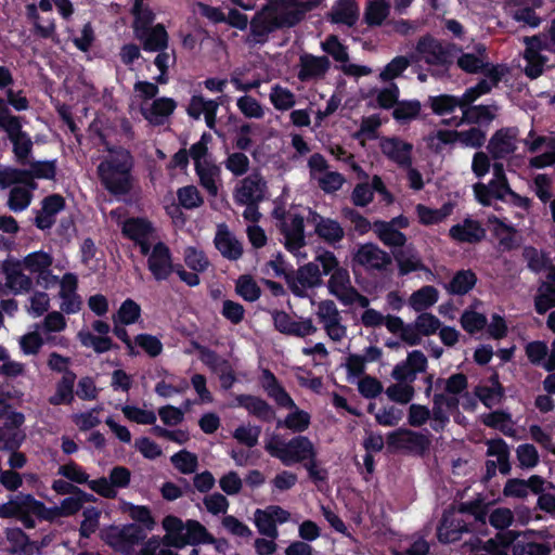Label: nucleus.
Masks as SVG:
<instances>
[{
    "mask_svg": "<svg viewBox=\"0 0 555 555\" xmlns=\"http://www.w3.org/2000/svg\"><path fill=\"white\" fill-rule=\"evenodd\" d=\"M330 68V60L326 56L302 54L299 57V70L297 77L300 81L321 79Z\"/></svg>",
    "mask_w": 555,
    "mask_h": 555,
    "instance_id": "obj_36",
    "label": "nucleus"
},
{
    "mask_svg": "<svg viewBox=\"0 0 555 555\" xmlns=\"http://www.w3.org/2000/svg\"><path fill=\"white\" fill-rule=\"evenodd\" d=\"M476 282L477 276L472 270H461L454 274L446 288L450 294L465 295L476 285Z\"/></svg>",
    "mask_w": 555,
    "mask_h": 555,
    "instance_id": "obj_54",
    "label": "nucleus"
},
{
    "mask_svg": "<svg viewBox=\"0 0 555 555\" xmlns=\"http://www.w3.org/2000/svg\"><path fill=\"white\" fill-rule=\"evenodd\" d=\"M56 167L54 162H35L30 164L29 170L7 168L0 171V188L5 189L12 184L23 183L30 189L36 188L34 178L53 179Z\"/></svg>",
    "mask_w": 555,
    "mask_h": 555,
    "instance_id": "obj_9",
    "label": "nucleus"
},
{
    "mask_svg": "<svg viewBox=\"0 0 555 555\" xmlns=\"http://www.w3.org/2000/svg\"><path fill=\"white\" fill-rule=\"evenodd\" d=\"M291 413L286 417L279 422V426H284L294 433H302L310 426V414L304 410H300L296 404L295 408H288Z\"/></svg>",
    "mask_w": 555,
    "mask_h": 555,
    "instance_id": "obj_57",
    "label": "nucleus"
},
{
    "mask_svg": "<svg viewBox=\"0 0 555 555\" xmlns=\"http://www.w3.org/2000/svg\"><path fill=\"white\" fill-rule=\"evenodd\" d=\"M322 49L332 55L336 62L340 63L339 68L345 75L361 77L372 73V69L367 66L349 63L346 47L339 42L336 36H330L324 42H322Z\"/></svg>",
    "mask_w": 555,
    "mask_h": 555,
    "instance_id": "obj_22",
    "label": "nucleus"
},
{
    "mask_svg": "<svg viewBox=\"0 0 555 555\" xmlns=\"http://www.w3.org/2000/svg\"><path fill=\"white\" fill-rule=\"evenodd\" d=\"M475 395L487 408H492L502 401L504 391L498 376L492 375L487 383L475 388Z\"/></svg>",
    "mask_w": 555,
    "mask_h": 555,
    "instance_id": "obj_45",
    "label": "nucleus"
},
{
    "mask_svg": "<svg viewBox=\"0 0 555 555\" xmlns=\"http://www.w3.org/2000/svg\"><path fill=\"white\" fill-rule=\"evenodd\" d=\"M555 307V286L548 282H542L534 296V309L539 314H544Z\"/></svg>",
    "mask_w": 555,
    "mask_h": 555,
    "instance_id": "obj_59",
    "label": "nucleus"
},
{
    "mask_svg": "<svg viewBox=\"0 0 555 555\" xmlns=\"http://www.w3.org/2000/svg\"><path fill=\"white\" fill-rule=\"evenodd\" d=\"M269 100L278 111H289L296 104L295 93L281 85H273L269 93Z\"/></svg>",
    "mask_w": 555,
    "mask_h": 555,
    "instance_id": "obj_56",
    "label": "nucleus"
},
{
    "mask_svg": "<svg viewBox=\"0 0 555 555\" xmlns=\"http://www.w3.org/2000/svg\"><path fill=\"white\" fill-rule=\"evenodd\" d=\"M459 404L457 398L448 397L446 393H435L433 409L430 410V426L435 431L442 430L449 423V411Z\"/></svg>",
    "mask_w": 555,
    "mask_h": 555,
    "instance_id": "obj_35",
    "label": "nucleus"
},
{
    "mask_svg": "<svg viewBox=\"0 0 555 555\" xmlns=\"http://www.w3.org/2000/svg\"><path fill=\"white\" fill-rule=\"evenodd\" d=\"M525 145L530 153L538 152L541 147L545 146L546 151L530 159L529 164L534 168H543L555 164V140L547 137L535 135L530 131L525 139Z\"/></svg>",
    "mask_w": 555,
    "mask_h": 555,
    "instance_id": "obj_29",
    "label": "nucleus"
},
{
    "mask_svg": "<svg viewBox=\"0 0 555 555\" xmlns=\"http://www.w3.org/2000/svg\"><path fill=\"white\" fill-rule=\"evenodd\" d=\"M264 449L286 466L317 457L313 443L305 436H297L289 441H284L280 436L273 435L266 442Z\"/></svg>",
    "mask_w": 555,
    "mask_h": 555,
    "instance_id": "obj_6",
    "label": "nucleus"
},
{
    "mask_svg": "<svg viewBox=\"0 0 555 555\" xmlns=\"http://www.w3.org/2000/svg\"><path fill=\"white\" fill-rule=\"evenodd\" d=\"M147 268L157 281L167 280L173 272V263L170 249L163 242L154 243L147 254Z\"/></svg>",
    "mask_w": 555,
    "mask_h": 555,
    "instance_id": "obj_19",
    "label": "nucleus"
},
{
    "mask_svg": "<svg viewBox=\"0 0 555 555\" xmlns=\"http://www.w3.org/2000/svg\"><path fill=\"white\" fill-rule=\"evenodd\" d=\"M67 326V322L65 317L60 311L49 312L44 319L42 320L39 328L42 330V333L47 336L48 344H54L56 346L66 347L67 340L64 337L61 338H52L50 334L63 332Z\"/></svg>",
    "mask_w": 555,
    "mask_h": 555,
    "instance_id": "obj_42",
    "label": "nucleus"
},
{
    "mask_svg": "<svg viewBox=\"0 0 555 555\" xmlns=\"http://www.w3.org/2000/svg\"><path fill=\"white\" fill-rule=\"evenodd\" d=\"M26 271L35 276L37 285L43 288L53 287L59 276L52 273L53 256L44 250H37L21 259Z\"/></svg>",
    "mask_w": 555,
    "mask_h": 555,
    "instance_id": "obj_13",
    "label": "nucleus"
},
{
    "mask_svg": "<svg viewBox=\"0 0 555 555\" xmlns=\"http://www.w3.org/2000/svg\"><path fill=\"white\" fill-rule=\"evenodd\" d=\"M452 211L451 206L443 205L441 208L433 209L423 204L415 207L418 222L423 225H433L442 222Z\"/></svg>",
    "mask_w": 555,
    "mask_h": 555,
    "instance_id": "obj_55",
    "label": "nucleus"
},
{
    "mask_svg": "<svg viewBox=\"0 0 555 555\" xmlns=\"http://www.w3.org/2000/svg\"><path fill=\"white\" fill-rule=\"evenodd\" d=\"M321 271L317 262H309L300 267L296 272V281L292 285V291L297 296H302L305 289L321 285Z\"/></svg>",
    "mask_w": 555,
    "mask_h": 555,
    "instance_id": "obj_38",
    "label": "nucleus"
},
{
    "mask_svg": "<svg viewBox=\"0 0 555 555\" xmlns=\"http://www.w3.org/2000/svg\"><path fill=\"white\" fill-rule=\"evenodd\" d=\"M417 59L429 65H446L452 62L448 47L431 37H423L416 44Z\"/></svg>",
    "mask_w": 555,
    "mask_h": 555,
    "instance_id": "obj_26",
    "label": "nucleus"
},
{
    "mask_svg": "<svg viewBox=\"0 0 555 555\" xmlns=\"http://www.w3.org/2000/svg\"><path fill=\"white\" fill-rule=\"evenodd\" d=\"M492 190L493 197L498 199H505L506 195L512 191L506 175L504 172L503 164L495 163L493 165V178L489 182Z\"/></svg>",
    "mask_w": 555,
    "mask_h": 555,
    "instance_id": "obj_60",
    "label": "nucleus"
},
{
    "mask_svg": "<svg viewBox=\"0 0 555 555\" xmlns=\"http://www.w3.org/2000/svg\"><path fill=\"white\" fill-rule=\"evenodd\" d=\"M135 37L142 42L145 51H163L168 47V34L162 24L138 33Z\"/></svg>",
    "mask_w": 555,
    "mask_h": 555,
    "instance_id": "obj_43",
    "label": "nucleus"
},
{
    "mask_svg": "<svg viewBox=\"0 0 555 555\" xmlns=\"http://www.w3.org/2000/svg\"><path fill=\"white\" fill-rule=\"evenodd\" d=\"M235 404L244 408L250 415L263 422H270L275 417L272 406L259 397L238 395L235 397Z\"/></svg>",
    "mask_w": 555,
    "mask_h": 555,
    "instance_id": "obj_37",
    "label": "nucleus"
},
{
    "mask_svg": "<svg viewBox=\"0 0 555 555\" xmlns=\"http://www.w3.org/2000/svg\"><path fill=\"white\" fill-rule=\"evenodd\" d=\"M439 298V293L436 287L425 285L411 294L409 298V306L414 311H424L434 306Z\"/></svg>",
    "mask_w": 555,
    "mask_h": 555,
    "instance_id": "obj_52",
    "label": "nucleus"
},
{
    "mask_svg": "<svg viewBox=\"0 0 555 555\" xmlns=\"http://www.w3.org/2000/svg\"><path fill=\"white\" fill-rule=\"evenodd\" d=\"M72 496L65 498L59 505L61 516L68 517L79 512L85 502H89L93 499L91 494L83 492L82 490H76L72 493Z\"/></svg>",
    "mask_w": 555,
    "mask_h": 555,
    "instance_id": "obj_63",
    "label": "nucleus"
},
{
    "mask_svg": "<svg viewBox=\"0 0 555 555\" xmlns=\"http://www.w3.org/2000/svg\"><path fill=\"white\" fill-rule=\"evenodd\" d=\"M267 183L258 172L241 179L234 188L233 198L237 204H257L266 192Z\"/></svg>",
    "mask_w": 555,
    "mask_h": 555,
    "instance_id": "obj_20",
    "label": "nucleus"
},
{
    "mask_svg": "<svg viewBox=\"0 0 555 555\" xmlns=\"http://www.w3.org/2000/svg\"><path fill=\"white\" fill-rule=\"evenodd\" d=\"M214 243L220 254L228 260H237L243 255V244L224 223L217 225Z\"/></svg>",
    "mask_w": 555,
    "mask_h": 555,
    "instance_id": "obj_32",
    "label": "nucleus"
},
{
    "mask_svg": "<svg viewBox=\"0 0 555 555\" xmlns=\"http://www.w3.org/2000/svg\"><path fill=\"white\" fill-rule=\"evenodd\" d=\"M517 128H503L491 138L488 149L494 158H504L517 149Z\"/></svg>",
    "mask_w": 555,
    "mask_h": 555,
    "instance_id": "obj_34",
    "label": "nucleus"
},
{
    "mask_svg": "<svg viewBox=\"0 0 555 555\" xmlns=\"http://www.w3.org/2000/svg\"><path fill=\"white\" fill-rule=\"evenodd\" d=\"M35 327L34 331L27 332L18 337L17 344L21 352L25 357L39 354L44 343H47V339H44L39 332V325L37 324Z\"/></svg>",
    "mask_w": 555,
    "mask_h": 555,
    "instance_id": "obj_53",
    "label": "nucleus"
},
{
    "mask_svg": "<svg viewBox=\"0 0 555 555\" xmlns=\"http://www.w3.org/2000/svg\"><path fill=\"white\" fill-rule=\"evenodd\" d=\"M190 156L194 162L195 172L199 184L207 193L216 197L221 184V168L208 153L207 138L202 139L190 147Z\"/></svg>",
    "mask_w": 555,
    "mask_h": 555,
    "instance_id": "obj_7",
    "label": "nucleus"
},
{
    "mask_svg": "<svg viewBox=\"0 0 555 555\" xmlns=\"http://www.w3.org/2000/svg\"><path fill=\"white\" fill-rule=\"evenodd\" d=\"M57 475L66 479L69 483H87L89 486V482L92 481L89 479L87 472L74 461H68L67 463L60 465L57 468Z\"/></svg>",
    "mask_w": 555,
    "mask_h": 555,
    "instance_id": "obj_61",
    "label": "nucleus"
},
{
    "mask_svg": "<svg viewBox=\"0 0 555 555\" xmlns=\"http://www.w3.org/2000/svg\"><path fill=\"white\" fill-rule=\"evenodd\" d=\"M524 43L526 46L524 72L527 77L535 79L543 74L548 62V57L543 55L542 51L548 50L555 53V20L545 34L525 37Z\"/></svg>",
    "mask_w": 555,
    "mask_h": 555,
    "instance_id": "obj_5",
    "label": "nucleus"
},
{
    "mask_svg": "<svg viewBox=\"0 0 555 555\" xmlns=\"http://www.w3.org/2000/svg\"><path fill=\"white\" fill-rule=\"evenodd\" d=\"M122 233L140 247L142 254H147L151 246L159 241L155 229L146 219L132 218L125 221Z\"/></svg>",
    "mask_w": 555,
    "mask_h": 555,
    "instance_id": "obj_18",
    "label": "nucleus"
},
{
    "mask_svg": "<svg viewBox=\"0 0 555 555\" xmlns=\"http://www.w3.org/2000/svg\"><path fill=\"white\" fill-rule=\"evenodd\" d=\"M223 165L233 176L242 177L249 170L250 160L243 152H233L228 154Z\"/></svg>",
    "mask_w": 555,
    "mask_h": 555,
    "instance_id": "obj_64",
    "label": "nucleus"
},
{
    "mask_svg": "<svg viewBox=\"0 0 555 555\" xmlns=\"http://www.w3.org/2000/svg\"><path fill=\"white\" fill-rule=\"evenodd\" d=\"M387 444L392 450L423 454L429 448L430 440L422 433L399 428L387 435Z\"/></svg>",
    "mask_w": 555,
    "mask_h": 555,
    "instance_id": "obj_14",
    "label": "nucleus"
},
{
    "mask_svg": "<svg viewBox=\"0 0 555 555\" xmlns=\"http://www.w3.org/2000/svg\"><path fill=\"white\" fill-rule=\"evenodd\" d=\"M481 422L490 427L500 430L502 434L508 437L516 435V429L511 414L504 411H494L481 416Z\"/></svg>",
    "mask_w": 555,
    "mask_h": 555,
    "instance_id": "obj_51",
    "label": "nucleus"
},
{
    "mask_svg": "<svg viewBox=\"0 0 555 555\" xmlns=\"http://www.w3.org/2000/svg\"><path fill=\"white\" fill-rule=\"evenodd\" d=\"M158 87L150 81H138L134 85L135 99L144 119L152 126H163L173 114L177 102L167 96L157 98Z\"/></svg>",
    "mask_w": 555,
    "mask_h": 555,
    "instance_id": "obj_3",
    "label": "nucleus"
},
{
    "mask_svg": "<svg viewBox=\"0 0 555 555\" xmlns=\"http://www.w3.org/2000/svg\"><path fill=\"white\" fill-rule=\"evenodd\" d=\"M487 455L496 457V461L486 462V478H492L499 470L503 475L511 472L509 449L503 439H491L486 442Z\"/></svg>",
    "mask_w": 555,
    "mask_h": 555,
    "instance_id": "obj_25",
    "label": "nucleus"
},
{
    "mask_svg": "<svg viewBox=\"0 0 555 555\" xmlns=\"http://www.w3.org/2000/svg\"><path fill=\"white\" fill-rule=\"evenodd\" d=\"M353 261L367 271H383L391 264V257L376 244L366 243L358 247Z\"/></svg>",
    "mask_w": 555,
    "mask_h": 555,
    "instance_id": "obj_23",
    "label": "nucleus"
},
{
    "mask_svg": "<svg viewBox=\"0 0 555 555\" xmlns=\"http://www.w3.org/2000/svg\"><path fill=\"white\" fill-rule=\"evenodd\" d=\"M315 315L330 340L340 344L346 339L348 328L343 321L341 312L333 300H321L317 306Z\"/></svg>",
    "mask_w": 555,
    "mask_h": 555,
    "instance_id": "obj_11",
    "label": "nucleus"
},
{
    "mask_svg": "<svg viewBox=\"0 0 555 555\" xmlns=\"http://www.w3.org/2000/svg\"><path fill=\"white\" fill-rule=\"evenodd\" d=\"M496 105H475L463 109V116L457 125L461 124H477L488 125L496 116Z\"/></svg>",
    "mask_w": 555,
    "mask_h": 555,
    "instance_id": "obj_47",
    "label": "nucleus"
},
{
    "mask_svg": "<svg viewBox=\"0 0 555 555\" xmlns=\"http://www.w3.org/2000/svg\"><path fill=\"white\" fill-rule=\"evenodd\" d=\"M77 276L73 273H66L62 280H59L61 298L60 308L67 314H74L80 311L82 301L77 295Z\"/></svg>",
    "mask_w": 555,
    "mask_h": 555,
    "instance_id": "obj_31",
    "label": "nucleus"
},
{
    "mask_svg": "<svg viewBox=\"0 0 555 555\" xmlns=\"http://www.w3.org/2000/svg\"><path fill=\"white\" fill-rule=\"evenodd\" d=\"M7 539L12 544L14 552H22L26 555L39 553L41 547L47 544L46 540L40 544L38 542L29 541L27 535L20 528L8 529Z\"/></svg>",
    "mask_w": 555,
    "mask_h": 555,
    "instance_id": "obj_49",
    "label": "nucleus"
},
{
    "mask_svg": "<svg viewBox=\"0 0 555 555\" xmlns=\"http://www.w3.org/2000/svg\"><path fill=\"white\" fill-rule=\"evenodd\" d=\"M373 230L378 240L388 247H402L406 243V236L393 227V223L375 221Z\"/></svg>",
    "mask_w": 555,
    "mask_h": 555,
    "instance_id": "obj_46",
    "label": "nucleus"
},
{
    "mask_svg": "<svg viewBox=\"0 0 555 555\" xmlns=\"http://www.w3.org/2000/svg\"><path fill=\"white\" fill-rule=\"evenodd\" d=\"M485 231L478 222L473 220H465L450 229V236L461 243H475L480 241Z\"/></svg>",
    "mask_w": 555,
    "mask_h": 555,
    "instance_id": "obj_48",
    "label": "nucleus"
},
{
    "mask_svg": "<svg viewBox=\"0 0 555 555\" xmlns=\"http://www.w3.org/2000/svg\"><path fill=\"white\" fill-rule=\"evenodd\" d=\"M426 141L435 153H440L446 145L455 142H461L469 147H480L486 141V132L479 128H470L465 131L437 130L429 134Z\"/></svg>",
    "mask_w": 555,
    "mask_h": 555,
    "instance_id": "obj_10",
    "label": "nucleus"
},
{
    "mask_svg": "<svg viewBox=\"0 0 555 555\" xmlns=\"http://www.w3.org/2000/svg\"><path fill=\"white\" fill-rule=\"evenodd\" d=\"M395 260L397 262L398 273L401 276L417 271L430 273V270L425 266L420 254L412 246L396 253Z\"/></svg>",
    "mask_w": 555,
    "mask_h": 555,
    "instance_id": "obj_39",
    "label": "nucleus"
},
{
    "mask_svg": "<svg viewBox=\"0 0 555 555\" xmlns=\"http://www.w3.org/2000/svg\"><path fill=\"white\" fill-rule=\"evenodd\" d=\"M308 222L313 225L314 233L330 245H335L345 237L344 228L335 219L326 218L317 211L309 210Z\"/></svg>",
    "mask_w": 555,
    "mask_h": 555,
    "instance_id": "obj_28",
    "label": "nucleus"
},
{
    "mask_svg": "<svg viewBox=\"0 0 555 555\" xmlns=\"http://www.w3.org/2000/svg\"><path fill=\"white\" fill-rule=\"evenodd\" d=\"M132 167L133 158L129 151L122 147L108 149L98 165L96 172L104 189L112 195L120 196L132 190Z\"/></svg>",
    "mask_w": 555,
    "mask_h": 555,
    "instance_id": "obj_2",
    "label": "nucleus"
},
{
    "mask_svg": "<svg viewBox=\"0 0 555 555\" xmlns=\"http://www.w3.org/2000/svg\"><path fill=\"white\" fill-rule=\"evenodd\" d=\"M271 317L275 330L285 335L305 338L318 332V327L309 318L295 320L282 310H273Z\"/></svg>",
    "mask_w": 555,
    "mask_h": 555,
    "instance_id": "obj_16",
    "label": "nucleus"
},
{
    "mask_svg": "<svg viewBox=\"0 0 555 555\" xmlns=\"http://www.w3.org/2000/svg\"><path fill=\"white\" fill-rule=\"evenodd\" d=\"M262 387L267 395L282 408H295V402L286 390L279 384L275 376L268 370L262 374Z\"/></svg>",
    "mask_w": 555,
    "mask_h": 555,
    "instance_id": "obj_44",
    "label": "nucleus"
},
{
    "mask_svg": "<svg viewBox=\"0 0 555 555\" xmlns=\"http://www.w3.org/2000/svg\"><path fill=\"white\" fill-rule=\"evenodd\" d=\"M26 15L33 25V33L42 39L56 40V25L53 15L38 12L35 2L26 5Z\"/></svg>",
    "mask_w": 555,
    "mask_h": 555,
    "instance_id": "obj_33",
    "label": "nucleus"
},
{
    "mask_svg": "<svg viewBox=\"0 0 555 555\" xmlns=\"http://www.w3.org/2000/svg\"><path fill=\"white\" fill-rule=\"evenodd\" d=\"M141 317V307L132 299H126L113 315L114 323L121 325L134 324Z\"/></svg>",
    "mask_w": 555,
    "mask_h": 555,
    "instance_id": "obj_62",
    "label": "nucleus"
},
{
    "mask_svg": "<svg viewBox=\"0 0 555 555\" xmlns=\"http://www.w3.org/2000/svg\"><path fill=\"white\" fill-rule=\"evenodd\" d=\"M304 18L298 0H268L251 18L245 42L249 47L267 42L269 34L293 27Z\"/></svg>",
    "mask_w": 555,
    "mask_h": 555,
    "instance_id": "obj_1",
    "label": "nucleus"
},
{
    "mask_svg": "<svg viewBox=\"0 0 555 555\" xmlns=\"http://www.w3.org/2000/svg\"><path fill=\"white\" fill-rule=\"evenodd\" d=\"M64 208V198L61 195H50L42 201L41 210L37 214L35 224L46 230L53 225L55 215Z\"/></svg>",
    "mask_w": 555,
    "mask_h": 555,
    "instance_id": "obj_41",
    "label": "nucleus"
},
{
    "mask_svg": "<svg viewBox=\"0 0 555 555\" xmlns=\"http://www.w3.org/2000/svg\"><path fill=\"white\" fill-rule=\"evenodd\" d=\"M359 17V9L352 0H339L332 9L331 18L333 23L353 26Z\"/></svg>",
    "mask_w": 555,
    "mask_h": 555,
    "instance_id": "obj_50",
    "label": "nucleus"
},
{
    "mask_svg": "<svg viewBox=\"0 0 555 555\" xmlns=\"http://www.w3.org/2000/svg\"><path fill=\"white\" fill-rule=\"evenodd\" d=\"M327 291L345 306L358 304L360 307H366L370 305V299L353 287L346 268L333 272L327 281Z\"/></svg>",
    "mask_w": 555,
    "mask_h": 555,
    "instance_id": "obj_12",
    "label": "nucleus"
},
{
    "mask_svg": "<svg viewBox=\"0 0 555 555\" xmlns=\"http://www.w3.org/2000/svg\"><path fill=\"white\" fill-rule=\"evenodd\" d=\"M280 229L285 248L294 255L299 254L306 245L304 217L287 212L281 218Z\"/></svg>",
    "mask_w": 555,
    "mask_h": 555,
    "instance_id": "obj_15",
    "label": "nucleus"
},
{
    "mask_svg": "<svg viewBox=\"0 0 555 555\" xmlns=\"http://www.w3.org/2000/svg\"><path fill=\"white\" fill-rule=\"evenodd\" d=\"M382 154L399 167L412 165L413 144L397 138L386 137L379 140Z\"/></svg>",
    "mask_w": 555,
    "mask_h": 555,
    "instance_id": "obj_27",
    "label": "nucleus"
},
{
    "mask_svg": "<svg viewBox=\"0 0 555 555\" xmlns=\"http://www.w3.org/2000/svg\"><path fill=\"white\" fill-rule=\"evenodd\" d=\"M166 531L162 542L166 546L182 548L185 545L214 543L215 538L197 520L183 522L180 518L168 515L163 520Z\"/></svg>",
    "mask_w": 555,
    "mask_h": 555,
    "instance_id": "obj_4",
    "label": "nucleus"
},
{
    "mask_svg": "<svg viewBox=\"0 0 555 555\" xmlns=\"http://www.w3.org/2000/svg\"><path fill=\"white\" fill-rule=\"evenodd\" d=\"M218 106L219 104L216 101L206 100L201 95H194L188 106V114L195 119H199L201 116H204L206 125L212 129L216 124Z\"/></svg>",
    "mask_w": 555,
    "mask_h": 555,
    "instance_id": "obj_40",
    "label": "nucleus"
},
{
    "mask_svg": "<svg viewBox=\"0 0 555 555\" xmlns=\"http://www.w3.org/2000/svg\"><path fill=\"white\" fill-rule=\"evenodd\" d=\"M427 369V358L421 350H413L408 353L405 361L398 363L391 376L399 382H413L418 373Z\"/></svg>",
    "mask_w": 555,
    "mask_h": 555,
    "instance_id": "obj_30",
    "label": "nucleus"
},
{
    "mask_svg": "<svg viewBox=\"0 0 555 555\" xmlns=\"http://www.w3.org/2000/svg\"><path fill=\"white\" fill-rule=\"evenodd\" d=\"M0 128L4 130L13 144V152L21 164H25L33 150V141L22 130L21 118L11 114L8 104L0 99Z\"/></svg>",
    "mask_w": 555,
    "mask_h": 555,
    "instance_id": "obj_8",
    "label": "nucleus"
},
{
    "mask_svg": "<svg viewBox=\"0 0 555 555\" xmlns=\"http://www.w3.org/2000/svg\"><path fill=\"white\" fill-rule=\"evenodd\" d=\"M478 55L472 53H464L457 59V65L466 73H477L487 66L486 62V48L481 44L476 48Z\"/></svg>",
    "mask_w": 555,
    "mask_h": 555,
    "instance_id": "obj_58",
    "label": "nucleus"
},
{
    "mask_svg": "<svg viewBox=\"0 0 555 555\" xmlns=\"http://www.w3.org/2000/svg\"><path fill=\"white\" fill-rule=\"evenodd\" d=\"M131 473L124 466L114 467L105 477L89 482V488L101 496L114 499L117 496L116 488H126L130 483Z\"/></svg>",
    "mask_w": 555,
    "mask_h": 555,
    "instance_id": "obj_21",
    "label": "nucleus"
},
{
    "mask_svg": "<svg viewBox=\"0 0 555 555\" xmlns=\"http://www.w3.org/2000/svg\"><path fill=\"white\" fill-rule=\"evenodd\" d=\"M4 274V286L14 295L28 293L33 288V279L25 273L21 260H5L2 263Z\"/></svg>",
    "mask_w": 555,
    "mask_h": 555,
    "instance_id": "obj_24",
    "label": "nucleus"
},
{
    "mask_svg": "<svg viewBox=\"0 0 555 555\" xmlns=\"http://www.w3.org/2000/svg\"><path fill=\"white\" fill-rule=\"evenodd\" d=\"M102 538L116 551L129 553L132 546L142 539V531L135 525L112 526L103 530Z\"/></svg>",
    "mask_w": 555,
    "mask_h": 555,
    "instance_id": "obj_17",
    "label": "nucleus"
}]
</instances>
